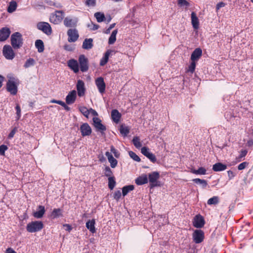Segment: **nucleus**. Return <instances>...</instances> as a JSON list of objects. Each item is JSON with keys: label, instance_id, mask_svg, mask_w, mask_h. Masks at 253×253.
I'll use <instances>...</instances> for the list:
<instances>
[{"label": "nucleus", "instance_id": "obj_1", "mask_svg": "<svg viewBox=\"0 0 253 253\" xmlns=\"http://www.w3.org/2000/svg\"><path fill=\"white\" fill-rule=\"evenodd\" d=\"M10 41L12 47L15 49H19L23 45L22 35L18 32H15L11 35Z\"/></svg>", "mask_w": 253, "mask_h": 253}, {"label": "nucleus", "instance_id": "obj_2", "mask_svg": "<svg viewBox=\"0 0 253 253\" xmlns=\"http://www.w3.org/2000/svg\"><path fill=\"white\" fill-rule=\"evenodd\" d=\"M44 227V225L42 221H33L27 224L26 230L29 233H36L41 231Z\"/></svg>", "mask_w": 253, "mask_h": 253}, {"label": "nucleus", "instance_id": "obj_3", "mask_svg": "<svg viewBox=\"0 0 253 253\" xmlns=\"http://www.w3.org/2000/svg\"><path fill=\"white\" fill-rule=\"evenodd\" d=\"M63 10H55L54 13H51L49 17V21L54 24H58L62 22L64 17Z\"/></svg>", "mask_w": 253, "mask_h": 253}, {"label": "nucleus", "instance_id": "obj_4", "mask_svg": "<svg viewBox=\"0 0 253 253\" xmlns=\"http://www.w3.org/2000/svg\"><path fill=\"white\" fill-rule=\"evenodd\" d=\"M148 178L150 188L160 186V182L158 181L160 178V173L158 171H153L148 174Z\"/></svg>", "mask_w": 253, "mask_h": 253}, {"label": "nucleus", "instance_id": "obj_5", "mask_svg": "<svg viewBox=\"0 0 253 253\" xmlns=\"http://www.w3.org/2000/svg\"><path fill=\"white\" fill-rule=\"evenodd\" d=\"M78 62L79 69L82 72H87L89 69V61L84 54L80 55L79 57Z\"/></svg>", "mask_w": 253, "mask_h": 253}, {"label": "nucleus", "instance_id": "obj_6", "mask_svg": "<svg viewBox=\"0 0 253 253\" xmlns=\"http://www.w3.org/2000/svg\"><path fill=\"white\" fill-rule=\"evenodd\" d=\"M37 29L42 31L47 36H49L52 33V30L50 24L46 22H40L37 25Z\"/></svg>", "mask_w": 253, "mask_h": 253}, {"label": "nucleus", "instance_id": "obj_7", "mask_svg": "<svg viewBox=\"0 0 253 253\" xmlns=\"http://www.w3.org/2000/svg\"><path fill=\"white\" fill-rule=\"evenodd\" d=\"M93 125L96 129V131L100 132L102 135L105 134L106 130V127L102 123L101 120L97 117H94L92 119Z\"/></svg>", "mask_w": 253, "mask_h": 253}, {"label": "nucleus", "instance_id": "obj_8", "mask_svg": "<svg viewBox=\"0 0 253 253\" xmlns=\"http://www.w3.org/2000/svg\"><path fill=\"white\" fill-rule=\"evenodd\" d=\"M2 53L6 59L12 60L15 57V53L9 45H5L3 47Z\"/></svg>", "mask_w": 253, "mask_h": 253}, {"label": "nucleus", "instance_id": "obj_9", "mask_svg": "<svg viewBox=\"0 0 253 253\" xmlns=\"http://www.w3.org/2000/svg\"><path fill=\"white\" fill-rule=\"evenodd\" d=\"M205 238V234L201 229L195 230L193 233V240L196 244L202 243Z\"/></svg>", "mask_w": 253, "mask_h": 253}, {"label": "nucleus", "instance_id": "obj_10", "mask_svg": "<svg viewBox=\"0 0 253 253\" xmlns=\"http://www.w3.org/2000/svg\"><path fill=\"white\" fill-rule=\"evenodd\" d=\"M205 224V221L204 218L201 214H198L194 217L193 224L195 227L197 228H202Z\"/></svg>", "mask_w": 253, "mask_h": 253}, {"label": "nucleus", "instance_id": "obj_11", "mask_svg": "<svg viewBox=\"0 0 253 253\" xmlns=\"http://www.w3.org/2000/svg\"><path fill=\"white\" fill-rule=\"evenodd\" d=\"M141 153L148 158L150 161L155 163L157 161L155 155L150 151L149 149L147 147H143L141 149Z\"/></svg>", "mask_w": 253, "mask_h": 253}, {"label": "nucleus", "instance_id": "obj_12", "mask_svg": "<svg viewBox=\"0 0 253 253\" xmlns=\"http://www.w3.org/2000/svg\"><path fill=\"white\" fill-rule=\"evenodd\" d=\"M68 41L70 42H75L79 38V35L76 29H69L67 31Z\"/></svg>", "mask_w": 253, "mask_h": 253}, {"label": "nucleus", "instance_id": "obj_13", "mask_svg": "<svg viewBox=\"0 0 253 253\" xmlns=\"http://www.w3.org/2000/svg\"><path fill=\"white\" fill-rule=\"evenodd\" d=\"M6 89L11 94L14 95L17 93V85L14 81L9 80L6 83Z\"/></svg>", "mask_w": 253, "mask_h": 253}, {"label": "nucleus", "instance_id": "obj_14", "mask_svg": "<svg viewBox=\"0 0 253 253\" xmlns=\"http://www.w3.org/2000/svg\"><path fill=\"white\" fill-rule=\"evenodd\" d=\"M95 83L99 92L101 94L104 93L106 88V84L103 78L102 77L97 78L95 79Z\"/></svg>", "mask_w": 253, "mask_h": 253}, {"label": "nucleus", "instance_id": "obj_15", "mask_svg": "<svg viewBox=\"0 0 253 253\" xmlns=\"http://www.w3.org/2000/svg\"><path fill=\"white\" fill-rule=\"evenodd\" d=\"M80 131L83 137L89 136L92 132L91 128L87 123H83L81 126Z\"/></svg>", "mask_w": 253, "mask_h": 253}, {"label": "nucleus", "instance_id": "obj_16", "mask_svg": "<svg viewBox=\"0 0 253 253\" xmlns=\"http://www.w3.org/2000/svg\"><path fill=\"white\" fill-rule=\"evenodd\" d=\"M78 21L77 18H71L70 17H66L64 18L63 23L66 27H75L77 26Z\"/></svg>", "mask_w": 253, "mask_h": 253}, {"label": "nucleus", "instance_id": "obj_17", "mask_svg": "<svg viewBox=\"0 0 253 253\" xmlns=\"http://www.w3.org/2000/svg\"><path fill=\"white\" fill-rule=\"evenodd\" d=\"M11 33L10 30L7 27H3L0 30V42L6 41Z\"/></svg>", "mask_w": 253, "mask_h": 253}, {"label": "nucleus", "instance_id": "obj_18", "mask_svg": "<svg viewBox=\"0 0 253 253\" xmlns=\"http://www.w3.org/2000/svg\"><path fill=\"white\" fill-rule=\"evenodd\" d=\"M68 66L75 73H78L80 71L79 62L74 59H71L68 62Z\"/></svg>", "mask_w": 253, "mask_h": 253}, {"label": "nucleus", "instance_id": "obj_19", "mask_svg": "<svg viewBox=\"0 0 253 253\" xmlns=\"http://www.w3.org/2000/svg\"><path fill=\"white\" fill-rule=\"evenodd\" d=\"M77 98V92L75 90H73L69 92L66 97V103L68 105L73 104Z\"/></svg>", "mask_w": 253, "mask_h": 253}, {"label": "nucleus", "instance_id": "obj_20", "mask_svg": "<svg viewBox=\"0 0 253 253\" xmlns=\"http://www.w3.org/2000/svg\"><path fill=\"white\" fill-rule=\"evenodd\" d=\"M76 86L78 96L80 97L83 96L85 91L84 82L82 80H79L77 82Z\"/></svg>", "mask_w": 253, "mask_h": 253}, {"label": "nucleus", "instance_id": "obj_21", "mask_svg": "<svg viewBox=\"0 0 253 253\" xmlns=\"http://www.w3.org/2000/svg\"><path fill=\"white\" fill-rule=\"evenodd\" d=\"M113 53L115 54L114 51L111 49L107 50L100 60V65L104 66L108 62L110 55H112Z\"/></svg>", "mask_w": 253, "mask_h": 253}, {"label": "nucleus", "instance_id": "obj_22", "mask_svg": "<svg viewBox=\"0 0 253 253\" xmlns=\"http://www.w3.org/2000/svg\"><path fill=\"white\" fill-rule=\"evenodd\" d=\"M202 55V50L200 48H196L192 52L190 59L191 61H197Z\"/></svg>", "mask_w": 253, "mask_h": 253}, {"label": "nucleus", "instance_id": "obj_23", "mask_svg": "<svg viewBox=\"0 0 253 253\" xmlns=\"http://www.w3.org/2000/svg\"><path fill=\"white\" fill-rule=\"evenodd\" d=\"M191 23L193 28L195 30H197L199 28V20L195 12H192L191 14Z\"/></svg>", "mask_w": 253, "mask_h": 253}, {"label": "nucleus", "instance_id": "obj_24", "mask_svg": "<svg viewBox=\"0 0 253 253\" xmlns=\"http://www.w3.org/2000/svg\"><path fill=\"white\" fill-rule=\"evenodd\" d=\"M45 212L44 207L40 205L38 207L37 211L33 213V216L36 218H41L43 217Z\"/></svg>", "mask_w": 253, "mask_h": 253}, {"label": "nucleus", "instance_id": "obj_25", "mask_svg": "<svg viewBox=\"0 0 253 253\" xmlns=\"http://www.w3.org/2000/svg\"><path fill=\"white\" fill-rule=\"evenodd\" d=\"M227 168V165L218 162L212 166V170L215 172L222 171L225 170Z\"/></svg>", "mask_w": 253, "mask_h": 253}, {"label": "nucleus", "instance_id": "obj_26", "mask_svg": "<svg viewBox=\"0 0 253 253\" xmlns=\"http://www.w3.org/2000/svg\"><path fill=\"white\" fill-rule=\"evenodd\" d=\"M148 176L146 174H144L137 177L135 180V183L137 185H142L148 183Z\"/></svg>", "mask_w": 253, "mask_h": 253}, {"label": "nucleus", "instance_id": "obj_27", "mask_svg": "<svg viewBox=\"0 0 253 253\" xmlns=\"http://www.w3.org/2000/svg\"><path fill=\"white\" fill-rule=\"evenodd\" d=\"M63 216V210L60 208L54 209L50 214V217L52 219L62 217Z\"/></svg>", "mask_w": 253, "mask_h": 253}, {"label": "nucleus", "instance_id": "obj_28", "mask_svg": "<svg viewBox=\"0 0 253 253\" xmlns=\"http://www.w3.org/2000/svg\"><path fill=\"white\" fill-rule=\"evenodd\" d=\"M95 220L94 219L88 220L86 223L85 226L86 228L89 230L92 233L96 232V229L95 227Z\"/></svg>", "mask_w": 253, "mask_h": 253}, {"label": "nucleus", "instance_id": "obj_29", "mask_svg": "<svg viewBox=\"0 0 253 253\" xmlns=\"http://www.w3.org/2000/svg\"><path fill=\"white\" fill-rule=\"evenodd\" d=\"M111 117L113 122L118 123L121 118V114L118 110L113 109L111 111Z\"/></svg>", "mask_w": 253, "mask_h": 253}, {"label": "nucleus", "instance_id": "obj_30", "mask_svg": "<svg viewBox=\"0 0 253 253\" xmlns=\"http://www.w3.org/2000/svg\"><path fill=\"white\" fill-rule=\"evenodd\" d=\"M93 40L91 38L85 39L83 43L82 47L84 49H91L93 46Z\"/></svg>", "mask_w": 253, "mask_h": 253}, {"label": "nucleus", "instance_id": "obj_31", "mask_svg": "<svg viewBox=\"0 0 253 253\" xmlns=\"http://www.w3.org/2000/svg\"><path fill=\"white\" fill-rule=\"evenodd\" d=\"M120 132L124 137L126 136L129 133L130 128L125 124H122L120 127Z\"/></svg>", "mask_w": 253, "mask_h": 253}, {"label": "nucleus", "instance_id": "obj_32", "mask_svg": "<svg viewBox=\"0 0 253 253\" xmlns=\"http://www.w3.org/2000/svg\"><path fill=\"white\" fill-rule=\"evenodd\" d=\"M192 181L197 184L200 185L203 189L205 188L208 185L207 181L205 179L197 178L193 179Z\"/></svg>", "mask_w": 253, "mask_h": 253}, {"label": "nucleus", "instance_id": "obj_33", "mask_svg": "<svg viewBox=\"0 0 253 253\" xmlns=\"http://www.w3.org/2000/svg\"><path fill=\"white\" fill-rule=\"evenodd\" d=\"M35 46L39 52H42L44 49V43L42 40H37L35 42Z\"/></svg>", "mask_w": 253, "mask_h": 253}, {"label": "nucleus", "instance_id": "obj_34", "mask_svg": "<svg viewBox=\"0 0 253 253\" xmlns=\"http://www.w3.org/2000/svg\"><path fill=\"white\" fill-rule=\"evenodd\" d=\"M134 188L133 185H129L124 186L122 188V195L124 197L126 196L130 191H132Z\"/></svg>", "mask_w": 253, "mask_h": 253}, {"label": "nucleus", "instance_id": "obj_35", "mask_svg": "<svg viewBox=\"0 0 253 253\" xmlns=\"http://www.w3.org/2000/svg\"><path fill=\"white\" fill-rule=\"evenodd\" d=\"M206 169L204 167H200L198 169H191V172L197 175H205L206 174Z\"/></svg>", "mask_w": 253, "mask_h": 253}, {"label": "nucleus", "instance_id": "obj_36", "mask_svg": "<svg viewBox=\"0 0 253 253\" xmlns=\"http://www.w3.org/2000/svg\"><path fill=\"white\" fill-rule=\"evenodd\" d=\"M17 4L14 0H12L9 2L7 8V11L9 13H12L16 9Z\"/></svg>", "mask_w": 253, "mask_h": 253}, {"label": "nucleus", "instance_id": "obj_37", "mask_svg": "<svg viewBox=\"0 0 253 253\" xmlns=\"http://www.w3.org/2000/svg\"><path fill=\"white\" fill-rule=\"evenodd\" d=\"M51 103H56L60 106H62L65 110L66 111H70V107H69L64 102L61 101V100H57L55 99H52L50 101Z\"/></svg>", "mask_w": 253, "mask_h": 253}, {"label": "nucleus", "instance_id": "obj_38", "mask_svg": "<svg viewBox=\"0 0 253 253\" xmlns=\"http://www.w3.org/2000/svg\"><path fill=\"white\" fill-rule=\"evenodd\" d=\"M117 33H118L117 29L114 30L112 32L111 36H110V37L109 38V40H108V43L109 44H113V43H115V42L116 41V35H117Z\"/></svg>", "mask_w": 253, "mask_h": 253}, {"label": "nucleus", "instance_id": "obj_39", "mask_svg": "<svg viewBox=\"0 0 253 253\" xmlns=\"http://www.w3.org/2000/svg\"><path fill=\"white\" fill-rule=\"evenodd\" d=\"M94 17L96 18L97 21L99 23L102 22L105 20V15L102 12H97L95 13Z\"/></svg>", "mask_w": 253, "mask_h": 253}, {"label": "nucleus", "instance_id": "obj_40", "mask_svg": "<svg viewBox=\"0 0 253 253\" xmlns=\"http://www.w3.org/2000/svg\"><path fill=\"white\" fill-rule=\"evenodd\" d=\"M108 188L110 190H113L116 185L115 177L114 176L110 177L108 178Z\"/></svg>", "mask_w": 253, "mask_h": 253}, {"label": "nucleus", "instance_id": "obj_41", "mask_svg": "<svg viewBox=\"0 0 253 253\" xmlns=\"http://www.w3.org/2000/svg\"><path fill=\"white\" fill-rule=\"evenodd\" d=\"M219 203V198L217 196H213L210 198L207 201V204L209 205H215Z\"/></svg>", "mask_w": 253, "mask_h": 253}, {"label": "nucleus", "instance_id": "obj_42", "mask_svg": "<svg viewBox=\"0 0 253 253\" xmlns=\"http://www.w3.org/2000/svg\"><path fill=\"white\" fill-rule=\"evenodd\" d=\"M35 64V61L33 58H29L25 62L24 67L25 68H28L31 66H33Z\"/></svg>", "mask_w": 253, "mask_h": 253}, {"label": "nucleus", "instance_id": "obj_43", "mask_svg": "<svg viewBox=\"0 0 253 253\" xmlns=\"http://www.w3.org/2000/svg\"><path fill=\"white\" fill-rule=\"evenodd\" d=\"M133 144L137 148H139L142 146L141 143L140 142V139L137 136H135L132 140Z\"/></svg>", "mask_w": 253, "mask_h": 253}, {"label": "nucleus", "instance_id": "obj_44", "mask_svg": "<svg viewBox=\"0 0 253 253\" xmlns=\"http://www.w3.org/2000/svg\"><path fill=\"white\" fill-rule=\"evenodd\" d=\"M128 155L129 157L132 159L134 161L139 162L141 161L140 158L138 155H137L134 152L132 151H128Z\"/></svg>", "mask_w": 253, "mask_h": 253}, {"label": "nucleus", "instance_id": "obj_45", "mask_svg": "<svg viewBox=\"0 0 253 253\" xmlns=\"http://www.w3.org/2000/svg\"><path fill=\"white\" fill-rule=\"evenodd\" d=\"M104 170V175L105 176L107 177L108 178L114 176L113 175V173L112 170L109 166L105 167Z\"/></svg>", "mask_w": 253, "mask_h": 253}, {"label": "nucleus", "instance_id": "obj_46", "mask_svg": "<svg viewBox=\"0 0 253 253\" xmlns=\"http://www.w3.org/2000/svg\"><path fill=\"white\" fill-rule=\"evenodd\" d=\"M108 160L109 162L110 163V166L112 168H114L117 166L118 161L113 157V156L110 157Z\"/></svg>", "mask_w": 253, "mask_h": 253}, {"label": "nucleus", "instance_id": "obj_47", "mask_svg": "<svg viewBox=\"0 0 253 253\" xmlns=\"http://www.w3.org/2000/svg\"><path fill=\"white\" fill-rule=\"evenodd\" d=\"M80 111L86 117H88L89 113V110H88L86 107L84 106L80 107L79 108Z\"/></svg>", "mask_w": 253, "mask_h": 253}, {"label": "nucleus", "instance_id": "obj_48", "mask_svg": "<svg viewBox=\"0 0 253 253\" xmlns=\"http://www.w3.org/2000/svg\"><path fill=\"white\" fill-rule=\"evenodd\" d=\"M177 4L179 6H185L186 7L190 6V3L186 0H178Z\"/></svg>", "mask_w": 253, "mask_h": 253}, {"label": "nucleus", "instance_id": "obj_49", "mask_svg": "<svg viewBox=\"0 0 253 253\" xmlns=\"http://www.w3.org/2000/svg\"><path fill=\"white\" fill-rule=\"evenodd\" d=\"M15 110L16 111V120H18L21 117V108H20V105L18 104H16V107H15Z\"/></svg>", "mask_w": 253, "mask_h": 253}, {"label": "nucleus", "instance_id": "obj_50", "mask_svg": "<svg viewBox=\"0 0 253 253\" xmlns=\"http://www.w3.org/2000/svg\"><path fill=\"white\" fill-rule=\"evenodd\" d=\"M110 151L112 153L114 154L116 158H118L120 157V152L117 149H116L113 145H112L110 147Z\"/></svg>", "mask_w": 253, "mask_h": 253}, {"label": "nucleus", "instance_id": "obj_51", "mask_svg": "<svg viewBox=\"0 0 253 253\" xmlns=\"http://www.w3.org/2000/svg\"><path fill=\"white\" fill-rule=\"evenodd\" d=\"M196 61H191L190 65L189 66L188 71L191 73H193L196 68Z\"/></svg>", "mask_w": 253, "mask_h": 253}, {"label": "nucleus", "instance_id": "obj_52", "mask_svg": "<svg viewBox=\"0 0 253 253\" xmlns=\"http://www.w3.org/2000/svg\"><path fill=\"white\" fill-rule=\"evenodd\" d=\"M8 149V147L2 144L0 146V155L4 156L5 152Z\"/></svg>", "mask_w": 253, "mask_h": 253}, {"label": "nucleus", "instance_id": "obj_53", "mask_svg": "<svg viewBox=\"0 0 253 253\" xmlns=\"http://www.w3.org/2000/svg\"><path fill=\"white\" fill-rule=\"evenodd\" d=\"M17 131V127H14L10 131V132L9 133L8 135V138L9 139H12L15 133Z\"/></svg>", "mask_w": 253, "mask_h": 253}, {"label": "nucleus", "instance_id": "obj_54", "mask_svg": "<svg viewBox=\"0 0 253 253\" xmlns=\"http://www.w3.org/2000/svg\"><path fill=\"white\" fill-rule=\"evenodd\" d=\"M121 197V192L120 190L115 191L114 193L113 197L117 201H118Z\"/></svg>", "mask_w": 253, "mask_h": 253}, {"label": "nucleus", "instance_id": "obj_55", "mask_svg": "<svg viewBox=\"0 0 253 253\" xmlns=\"http://www.w3.org/2000/svg\"><path fill=\"white\" fill-rule=\"evenodd\" d=\"M85 4L88 6H94L96 4V0H86Z\"/></svg>", "mask_w": 253, "mask_h": 253}, {"label": "nucleus", "instance_id": "obj_56", "mask_svg": "<svg viewBox=\"0 0 253 253\" xmlns=\"http://www.w3.org/2000/svg\"><path fill=\"white\" fill-rule=\"evenodd\" d=\"M224 116L227 121H230L231 118L235 117L233 115H232L231 112H226L225 113Z\"/></svg>", "mask_w": 253, "mask_h": 253}, {"label": "nucleus", "instance_id": "obj_57", "mask_svg": "<svg viewBox=\"0 0 253 253\" xmlns=\"http://www.w3.org/2000/svg\"><path fill=\"white\" fill-rule=\"evenodd\" d=\"M248 165V163L247 162H243L241 164H240L238 166V169L240 170H243L244 169H245V168L246 167V166H247Z\"/></svg>", "mask_w": 253, "mask_h": 253}, {"label": "nucleus", "instance_id": "obj_58", "mask_svg": "<svg viewBox=\"0 0 253 253\" xmlns=\"http://www.w3.org/2000/svg\"><path fill=\"white\" fill-rule=\"evenodd\" d=\"M64 48L65 50L69 51H72L75 49V47L74 46L70 44H65L64 46Z\"/></svg>", "mask_w": 253, "mask_h": 253}, {"label": "nucleus", "instance_id": "obj_59", "mask_svg": "<svg viewBox=\"0 0 253 253\" xmlns=\"http://www.w3.org/2000/svg\"><path fill=\"white\" fill-rule=\"evenodd\" d=\"M229 180H231L235 176V174L231 170L227 171Z\"/></svg>", "mask_w": 253, "mask_h": 253}, {"label": "nucleus", "instance_id": "obj_60", "mask_svg": "<svg viewBox=\"0 0 253 253\" xmlns=\"http://www.w3.org/2000/svg\"><path fill=\"white\" fill-rule=\"evenodd\" d=\"M225 5V3L223 2H218L216 5V10H219L220 8L224 7Z\"/></svg>", "mask_w": 253, "mask_h": 253}, {"label": "nucleus", "instance_id": "obj_61", "mask_svg": "<svg viewBox=\"0 0 253 253\" xmlns=\"http://www.w3.org/2000/svg\"><path fill=\"white\" fill-rule=\"evenodd\" d=\"M115 25H116L115 23L111 24L109 26V28L108 29H107L105 31V34H109L111 30H112L115 26Z\"/></svg>", "mask_w": 253, "mask_h": 253}, {"label": "nucleus", "instance_id": "obj_62", "mask_svg": "<svg viewBox=\"0 0 253 253\" xmlns=\"http://www.w3.org/2000/svg\"><path fill=\"white\" fill-rule=\"evenodd\" d=\"M247 153H248V151L247 150L242 149L240 152V157L243 158V157H245L246 156Z\"/></svg>", "mask_w": 253, "mask_h": 253}, {"label": "nucleus", "instance_id": "obj_63", "mask_svg": "<svg viewBox=\"0 0 253 253\" xmlns=\"http://www.w3.org/2000/svg\"><path fill=\"white\" fill-rule=\"evenodd\" d=\"M5 253H17L12 248H8L6 249Z\"/></svg>", "mask_w": 253, "mask_h": 253}, {"label": "nucleus", "instance_id": "obj_64", "mask_svg": "<svg viewBox=\"0 0 253 253\" xmlns=\"http://www.w3.org/2000/svg\"><path fill=\"white\" fill-rule=\"evenodd\" d=\"M64 226L67 227V228L66 229V230L68 231L69 232H70L72 229V226L68 224H64Z\"/></svg>", "mask_w": 253, "mask_h": 253}]
</instances>
